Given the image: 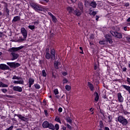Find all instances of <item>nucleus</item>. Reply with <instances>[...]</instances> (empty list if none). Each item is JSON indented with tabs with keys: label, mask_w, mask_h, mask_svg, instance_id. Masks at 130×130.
<instances>
[{
	"label": "nucleus",
	"mask_w": 130,
	"mask_h": 130,
	"mask_svg": "<svg viewBox=\"0 0 130 130\" xmlns=\"http://www.w3.org/2000/svg\"><path fill=\"white\" fill-rule=\"evenodd\" d=\"M42 125L44 128H47L49 125V122L47 121H45L44 122H43Z\"/></svg>",
	"instance_id": "obj_19"
},
{
	"label": "nucleus",
	"mask_w": 130,
	"mask_h": 130,
	"mask_svg": "<svg viewBox=\"0 0 130 130\" xmlns=\"http://www.w3.org/2000/svg\"><path fill=\"white\" fill-rule=\"evenodd\" d=\"M54 93L55 95H57V94H58V89H55L54 90Z\"/></svg>",
	"instance_id": "obj_40"
},
{
	"label": "nucleus",
	"mask_w": 130,
	"mask_h": 130,
	"mask_svg": "<svg viewBox=\"0 0 130 130\" xmlns=\"http://www.w3.org/2000/svg\"><path fill=\"white\" fill-rule=\"evenodd\" d=\"M126 39H127V41H128V42H130V38L127 37Z\"/></svg>",
	"instance_id": "obj_56"
},
{
	"label": "nucleus",
	"mask_w": 130,
	"mask_h": 130,
	"mask_svg": "<svg viewBox=\"0 0 130 130\" xmlns=\"http://www.w3.org/2000/svg\"><path fill=\"white\" fill-rule=\"evenodd\" d=\"M78 8L82 13L84 12V5L82 2L78 3Z\"/></svg>",
	"instance_id": "obj_16"
},
{
	"label": "nucleus",
	"mask_w": 130,
	"mask_h": 130,
	"mask_svg": "<svg viewBox=\"0 0 130 130\" xmlns=\"http://www.w3.org/2000/svg\"><path fill=\"white\" fill-rule=\"evenodd\" d=\"M90 7H92L93 8H96L97 7V3L95 1H92L90 4H89Z\"/></svg>",
	"instance_id": "obj_22"
},
{
	"label": "nucleus",
	"mask_w": 130,
	"mask_h": 130,
	"mask_svg": "<svg viewBox=\"0 0 130 130\" xmlns=\"http://www.w3.org/2000/svg\"><path fill=\"white\" fill-rule=\"evenodd\" d=\"M79 49H80V50L83 51V47H80Z\"/></svg>",
	"instance_id": "obj_63"
},
{
	"label": "nucleus",
	"mask_w": 130,
	"mask_h": 130,
	"mask_svg": "<svg viewBox=\"0 0 130 130\" xmlns=\"http://www.w3.org/2000/svg\"><path fill=\"white\" fill-rule=\"evenodd\" d=\"M66 83H68V80L67 79H63V84H66Z\"/></svg>",
	"instance_id": "obj_47"
},
{
	"label": "nucleus",
	"mask_w": 130,
	"mask_h": 130,
	"mask_svg": "<svg viewBox=\"0 0 130 130\" xmlns=\"http://www.w3.org/2000/svg\"><path fill=\"white\" fill-rule=\"evenodd\" d=\"M5 97H7L8 98H13V96L12 95H9L7 94H6L4 95Z\"/></svg>",
	"instance_id": "obj_44"
},
{
	"label": "nucleus",
	"mask_w": 130,
	"mask_h": 130,
	"mask_svg": "<svg viewBox=\"0 0 130 130\" xmlns=\"http://www.w3.org/2000/svg\"><path fill=\"white\" fill-rule=\"evenodd\" d=\"M0 87L1 88H8V87H9V85H8V84H6L2 82H0Z\"/></svg>",
	"instance_id": "obj_25"
},
{
	"label": "nucleus",
	"mask_w": 130,
	"mask_h": 130,
	"mask_svg": "<svg viewBox=\"0 0 130 130\" xmlns=\"http://www.w3.org/2000/svg\"><path fill=\"white\" fill-rule=\"evenodd\" d=\"M97 14V12L96 11H93L91 14H90V16H95Z\"/></svg>",
	"instance_id": "obj_39"
},
{
	"label": "nucleus",
	"mask_w": 130,
	"mask_h": 130,
	"mask_svg": "<svg viewBox=\"0 0 130 130\" xmlns=\"http://www.w3.org/2000/svg\"><path fill=\"white\" fill-rule=\"evenodd\" d=\"M118 99L119 102L122 103L123 102V97H122V95H121V93H118Z\"/></svg>",
	"instance_id": "obj_18"
},
{
	"label": "nucleus",
	"mask_w": 130,
	"mask_h": 130,
	"mask_svg": "<svg viewBox=\"0 0 130 130\" xmlns=\"http://www.w3.org/2000/svg\"><path fill=\"white\" fill-rule=\"evenodd\" d=\"M105 130H110V129H109V128L108 127H105Z\"/></svg>",
	"instance_id": "obj_59"
},
{
	"label": "nucleus",
	"mask_w": 130,
	"mask_h": 130,
	"mask_svg": "<svg viewBox=\"0 0 130 130\" xmlns=\"http://www.w3.org/2000/svg\"><path fill=\"white\" fill-rule=\"evenodd\" d=\"M74 9L72 7H69L67 8V11L69 12V14H72L74 11Z\"/></svg>",
	"instance_id": "obj_23"
},
{
	"label": "nucleus",
	"mask_w": 130,
	"mask_h": 130,
	"mask_svg": "<svg viewBox=\"0 0 130 130\" xmlns=\"http://www.w3.org/2000/svg\"><path fill=\"white\" fill-rule=\"evenodd\" d=\"M100 113H101V114L104 116V112H103V111H102L101 109H100Z\"/></svg>",
	"instance_id": "obj_53"
},
{
	"label": "nucleus",
	"mask_w": 130,
	"mask_h": 130,
	"mask_svg": "<svg viewBox=\"0 0 130 130\" xmlns=\"http://www.w3.org/2000/svg\"><path fill=\"white\" fill-rule=\"evenodd\" d=\"M100 128H103V127H104V124H103V121L102 120L100 121Z\"/></svg>",
	"instance_id": "obj_31"
},
{
	"label": "nucleus",
	"mask_w": 130,
	"mask_h": 130,
	"mask_svg": "<svg viewBox=\"0 0 130 130\" xmlns=\"http://www.w3.org/2000/svg\"><path fill=\"white\" fill-rule=\"evenodd\" d=\"M124 31H126L127 30V27H124Z\"/></svg>",
	"instance_id": "obj_60"
},
{
	"label": "nucleus",
	"mask_w": 130,
	"mask_h": 130,
	"mask_svg": "<svg viewBox=\"0 0 130 130\" xmlns=\"http://www.w3.org/2000/svg\"><path fill=\"white\" fill-rule=\"evenodd\" d=\"M123 113H124V114H125V115H127V114H128V112H127V111H123Z\"/></svg>",
	"instance_id": "obj_45"
},
{
	"label": "nucleus",
	"mask_w": 130,
	"mask_h": 130,
	"mask_svg": "<svg viewBox=\"0 0 130 130\" xmlns=\"http://www.w3.org/2000/svg\"><path fill=\"white\" fill-rule=\"evenodd\" d=\"M71 2H72V3H76V2H77V0H71Z\"/></svg>",
	"instance_id": "obj_62"
},
{
	"label": "nucleus",
	"mask_w": 130,
	"mask_h": 130,
	"mask_svg": "<svg viewBox=\"0 0 130 130\" xmlns=\"http://www.w3.org/2000/svg\"><path fill=\"white\" fill-rule=\"evenodd\" d=\"M55 121H57V122H59V123H60L61 124V121H60V118L56 117V118L55 119Z\"/></svg>",
	"instance_id": "obj_32"
},
{
	"label": "nucleus",
	"mask_w": 130,
	"mask_h": 130,
	"mask_svg": "<svg viewBox=\"0 0 130 130\" xmlns=\"http://www.w3.org/2000/svg\"><path fill=\"white\" fill-rule=\"evenodd\" d=\"M24 47V46H21L18 47H12L11 48H9L8 51L9 52H11L10 55L11 56V60H15V59H17L20 55L18 53H16L17 51H19V50H21Z\"/></svg>",
	"instance_id": "obj_1"
},
{
	"label": "nucleus",
	"mask_w": 130,
	"mask_h": 130,
	"mask_svg": "<svg viewBox=\"0 0 130 130\" xmlns=\"http://www.w3.org/2000/svg\"><path fill=\"white\" fill-rule=\"evenodd\" d=\"M13 128H14V126L12 125L5 130H12Z\"/></svg>",
	"instance_id": "obj_43"
},
{
	"label": "nucleus",
	"mask_w": 130,
	"mask_h": 130,
	"mask_svg": "<svg viewBox=\"0 0 130 130\" xmlns=\"http://www.w3.org/2000/svg\"><path fill=\"white\" fill-rule=\"evenodd\" d=\"M48 128H49V129L58 130L59 129V125L56 124L54 126L52 123H49Z\"/></svg>",
	"instance_id": "obj_8"
},
{
	"label": "nucleus",
	"mask_w": 130,
	"mask_h": 130,
	"mask_svg": "<svg viewBox=\"0 0 130 130\" xmlns=\"http://www.w3.org/2000/svg\"><path fill=\"white\" fill-rule=\"evenodd\" d=\"M44 112H45V115H47V114H48V112H47V110H45V111H44Z\"/></svg>",
	"instance_id": "obj_54"
},
{
	"label": "nucleus",
	"mask_w": 130,
	"mask_h": 130,
	"mask_svg": "<svg viewBox=\"0 0 130 130\" xmlns=\"http://www.w3.org/2000/svg\"><path fill=\"white\" fill-rule=\"evenodd\" d=\"M62 129H63V130H67V127H66L65 126H63V127H62Z\"/></svg>",
	"instance_id": "obj_61"
},
{
	"label": "nucleus",
	"mask_w": 130,
	"mask_h": 130,
	"mask_svg": "<svg viewBox=\"0 0 130 130\" xmlns=\"http://www.w3.org/2000/svg\"><path fill=\"white\" fill-rule=\"evenodd\" d=\"M30 6L37 12H42V11H43V8L39 7V6L34 3H30Z\"/></svg>",
	"instance_id": "obj_5"
},
{
	"label": "nucleus",
	"mask_w": 130,
	"mask_h": 130,
	"mask_svg": "<svg viewBox=\"0 0 130 130\" xmlns=\"http://www.w3.org/2000/svg\"><path fill=\"white\" fill-rule=\"evenodd\" d=\"M12 79H13V80H20V79H21V77H18L16 76H13Z\"/></svg>",
	"instance_id": "obj_33"
},
{
	"label": "nucleus",
	"mask_w": 130,
	"mask_h": 130,
	"mask_svg": "<svg viewBox=\"0 0 130 130\" xmlns=\"http://www.w3.org/2000/svg\"><path fill=\"white\" fill-rule=\"evenodd\" d=\"M125 6L126 7H128V6H129V3H126V4H125Z\"/></svg>",
	"instance_id": "obj_57"
},
{
	"label": "nucleus",
	"mask_w": 130,
	"mask_h": 130,
	"mask_svg": "<svg viewBox=\"0 0 130 130\" xmlns=\"http://www.w3.org/2000/svg\"><path fill=\"white\" fill-rule=\"evenodd\" d=\"M58 112H62V108H59L58 109Z\"/></svg>",
	"instance_id": "obj_46"
},
{
	"label": "nucleus",
	"mask_w": 130,
	"mask_h": 130,
	"mask_svg": "<svg viewBox=\"0 0 130 130\" xmlns=\"http://www.w3.org/2000/svg\"><path fill=\"white\" fill-rule=\"evenodd\" d=\"M88 3H89V2H85V3H84V6L85 7H87V4H88Z\"/></svg>",
	"instance_id": "obj_55"
},
{
	"label": "nucleus",
	"mask_w": 130,
	"mask_h": 130,
	"mask_svg": "<svg viewBox=\"0 0 130 130\" xmlns=\"http://www.w3.org/2000/svg\"><path fill=\"white\" fill-rule=\"evenodd\" d=\"M52 77H53L54 78H56V76L53 75V73H52Z\"/></svg>",
	"instance_id": "obj_64"
},
{
	"label": "nucleus",
	"mask_w": 130,
	"mask_h": 130,
	"mask_svg": "<svg viewBox=\"0 0 130 130\" xmlns=\"http://www.w3.org/2000/svg\"><path fill=\"white\" fill-rule=\"evenodd\" d=\"M60 62L58 61H55L54 63V67L56 70H58V66H60Z\"/></svg>",
	"instance_id": "obj_21"
},
{
	"label": "nucleus",
	"mask_w": 130,
	"mask_h": 130,
	"mask_svg": "<svg viewBox=\"0 0 130 130\" xmlns=\"http://www.w3.org/2000/svg\"><path fill=\"white\" fill-rule=\"evenodd\" d=\"M66 120L67 122H69V123L71 124L72 122H73V120L71 119V118L70 117H68L66 118Z\"/></svg>",
	"instance_id": "obj_30"
},
{
	"label": "nucleus",
	"mask_w": 130,
	"mask_h": 130,
	"mask_svg": "<svg viewBox=\"0 0 130 130\" xmlns=\"http://www.w3.org/2000/svg\"><path fill=\"white\" fill-rule=\"evenodd\" d=\"M73 14L77 16V17H80V16L82 15V11H80L78 9H76L74 10Z\"/></svg>",
	"instance_id": "obj_14"
},
{
	"label": "nucleus",
	"mask_w": 130,
	"mask_h": 130,
	"mask_svg": "<svg viewBox=\"0 0 130 130\" xmlns=\"http://www.w3.org/2000/svg\"><path fill=\"white\" fill-rule=\"evenodd\" d=\"M110 33L112 34V36L116 37V38H118V39H121V38H122V35L117 31H110Z\"/></svg>",
	"instance_id": "obj_7"
},
{
	"label": "nucleus",
	"mask_w": 130,
	"mask_h": 130,
	"mask_svg": "<svg viewBox=\"0 0 130 130\" xmlns=\"http://www.w3.org/2000/svg\"><path fill=\"white\" fill-rule=\"evenodd\" d=\"M94 94H95V97L94 98V100L97 102L99 100V94H98V92L96 91L94 92Z\"/></svg>",
	"instance_id": "obj_27"
},
{
	"label": "nucleus",
	"mask_w": 130,
	"mask_h": 130,
	"mask_svg": "<svg viewBox=\"0 0 130 130\" xmlns=\"http://www.w3.org/2000/svg\"><path fill=\"white\" fill-rule=\"evenodd\" d=\"M1 91H2L3 93H6V92H8V89L2 88V89H1Z\"/></svg>",
	"instance_id": "obj_41"
},
{
	"label": "nucleus",
	"mask_w": 130,
	"mask_h": 130,
	"mask_svg": "<svg viewBox=\"0 0 130 130\" xmlns=\"http://www.w3.org/2000/svg\"><path fill=\"white\" fill-rule=\"evenodd\" d=\"M89 38H90V39H93L94 38V35H93V34L91 35Z\"/></svg>",
	"instance_id": "obj_51"
},
{
	"label": "nucleus",
	"mask_w": 130,
	"mask_h": 130,
	"mask_svg": "<svg viewBox=\"0 0 130 130\" xmlns=\"http://www.w3.org/2000/svg\"><path fill=\"white\" fill-rule=\"evenodd\" d=\"M51 18H52V20L53 22L54 23H56V21H57V19H56V17H55V16H54V15H51Z\"/></svg>",
	"instance_id": "obj_29"
},
{
	"label": "nucleus",
	"mask_w": 130,
	"mask_h": 130,
	"mask_svg": "<svg viewBox=\"0 0 130 130\" xmlns=\"http://www.w3.org/2000/svg\"><path fill=\"white\" fill-rule=\"evenodd\" d=\"M62 74L63 75V76H67V75H68V73H67V72H63Z\"/></svg>",
	"instance_id": "obj_50"
},
{
	"label": "nucleus",
	"mask_w": 130,
	"mask_h": 130,
	"mask_svg": "<svg viewBox=\"0 0 130 130\" xmlns=\"http://www.w3.org/2000/svg\"><path fill=\"white\" fill-rule=\"evenodd\" d=\"M21 34L23 36V38H21L18 40L19 42H23V41H25L27 39V35H28V32L25 28L22 27L21 29Z\"/></svg>",
	"instance_id": "obj_3"
},
{
	"label": "nucleus",
	"mask_w": 130,
	"mask_h": 130,
	"mask_svg": "<svg viewBox=\"0 0 130 130\" xmlns=\"http://www.w3.org/2000/svg\"><path fill=\"white\" fill-rule=\"evenodd\" d=\"M28 28L30 29V30H34V29H35V25H29Z\"/></svg>",
	"instance_id": "obj_35"
},
{
	"label": "nucleus",
	"mask_w": 130,
	"mask_h": 130,
	"mask_svg": "<svg viewBox=\"0 0 130 130\" xmlns=\"http://www.w3.org/2000/svg\"><path fill=\"white\" fill-rule=\"evenodd\" d=\"M122 88L126 90L127 92H128L129 94H130V86L123 84L122 85Z\"/></svg>",
	"instance_id": "obj_20"
},
{
	"label": "nucleus",
	"mask_w": 130,
	"mask_h": 130,
	"mask_svg": "<svg viewBox=\"0 0 130 130\" xmlns=\"http://www.w3.org/2000/svg\"><path fill=\"white\" fill-rule=\"evenodd\" d=\"M122 70L123 72H126V68H125V67L122 68Z\"/></svg>",
	"instance_id": "obj_49"
},
{
	"label": "nucleus",
	"mask_w": 130,
	"mask_h": 130,
	"mask_svg": "<svg viewBox=\"0 0 130 130\" xmlns=\"http://www.w3.org/2000/svg\"><path fill=\"white\" fill-rule=\"evenodd\" d=\"M13 91H16L17 92H22L23 91V89L22 87L17 86H14L13 88Z\"/></svg>",
	"instance_id": "obj_13"
},
{
	"label": "nucleus",
	"mask_w": 130,
	"mask_h": 130,
	"mask_svg": "<svg viewBox=\"0 0 130 130\" xmlns=\"http://www.w3.org/2000/svg\"><path fill=\"white\" fill-rule=\"evenodd\" d=\"M30 6L37 12H42V11H43V8L39 7V6L34 3H30Z\"/></svg>",
	"instance_id": "obj_6"
},
{
	"label": "nucleus",
	"mask_w": 130,
	"mask_h": 130,
	"mask_svg": "<svg viewBox=\"0 0 130 130\" xmlns=\"http://www.w3.org/2000/svg\"><path fill=\"white\" fill-rule=\"evenodd\" d=\"M108 118L109 120V122H112V116H111V115H109L108 116Z\"/></svg>",
	"instance_id": "obj_34"
},
{
	"label": "nucleus",
	"mask_w": 130,
	"mask_h": 130,
	"mask_svg": "<svg viewBox=\"0 0 130 130\" xmlns=\"http://www.w3.org/2000/svg\"><path fill=\"white\" fill-rule=\"evenodd\" d=\"M54 49L51 50V54L49 53V49L47 48L46 49V56L45 57L47 59H50L54 60L55 59V54L54 52Z\"/></svg>",
	"instance_id": "obj_2"
},
{
	"label": "nucleus",
	"mask_w": 130,
	"mask_h": 130,
	"mask_svg": "<svg viewBox=\"0 0 130 130\" xmlns=\"http://www.w3.org/2000/svg\"><path fill=\"white\" fill-rule=\"evenodd\" d=\"M36 89H40V85H39V84H35L34 85Z\"/></svg>",
	"instance_id": "obj_38"
},
{
	"label": "nucleus",
	"mask_w": 130,
	"mask_h": 130,
	"mask_svg": "<svg viewBox=\"0 0 130 130\" xmlns=\"http://www.w3.org/2000/svg\"><path fill=\"white\" fill-rule=\"evenodd\" d=\"M42 76L43 77H46L47 76L46 72H45V70H44L42 71Z\"/></svg>",
	"instance_id": "obj_37"
},
{
	"label": "nucleus",
	"mask_w": 130,
	"mask_h": 130,
	"mask_svg": "<svg viewBox=\"0 0 130 130\" xmlns=\"http://www.w3.org/2000/svg\"><path fill=\"white\" fill-rule=\"evenodd\" d=\"M35 80L33 78H29L28 80V83L30 85H33L34 84Z\"/></svg>",
	"instance_id": "obj_28"
},
{
	"label": "nucleus",
	"mask_w": 130,
	"mask_h": 130,
	"mask_svg": "<svg viewBox=\"0 0 130 130\" xmlns=\"http://www.w3.org/2000/svg\"><path fill=\"white\" fill-rule=\"evenodd\" d=\"M59 97H60L59 95H56V98H57V99H58Z\"/></svg>",
	"instance_id": "obj_58"
},
{
	"label": "nucleus",
	"mask_w": 130,
	"mask_h": 130,
	"mask_svg": "<svg viewBox=\"0 0 130 130\" xmlns=\"http://www.w3.org/2000/svg\"><path fill=\"white\" fill-rule=\"evenodd\" d=\"M14 116H17L19 118V119L22 120V121H26V120H27V118L22 116L21 114H15Z\"/></svg>",
	"instance_id": "obj_12"
},
{
	"label": "nucleus",
	"mask_w": 130,
	"mask_h": 130,
	"mask_svg": "<svg viewBox=\"0 0 130 130\" xmlns=\"http://www.w3.org/2000/svg\"><path fill=\"white\" fill-rule=\"evenodd\" d=\"M105 37L107 42H109L110 44H112V43H113V41H112V37L111 35L107 34L105 36Z\"/></svg>",
	"instance_id": "obj_10"
},
{
	"label": "nucleus",
	"mask_w": 130,
	"mask_h": 130,
	"mask_svg": "<svg viewBox=\"0 0 130 130\" xmlns=\"http://www.w3.org/2000/svg\"><path fill=\"white\" fill-rule=\"evenodd\" d=\"M5 12L7 13V16L9 17L10 16V10L8 8V4L5 3Z\"/></svg>",
	"instance_id": "obj_17"
},
{
	"label": "nucleus",
	"mask_w": 130,
	"mask_h": 130,
	"mask_svg": "<svg viewBox=\"0 0 130 130\" xmlns=\"http://www.w3.org/2000/svg\"><path fill=\"white\" fill-rule=\"evenodd\" d=\"M21 20V17L16 16L14 17L12 21V23H15V22H19Z\"/></svg>",
	"instance_id": "obj_15"
},
{
	"label": "nucleus",
	"mask_w": 130,
	"mask_h": 130,
	"mask_svg": "<svg viewBox=\"0 0 130 130\" xmlns=\"http://www.w3.org/2000/svg\"><path fill=\"white\" fill-rule=\"evenodd\" d=\"M71 86L70 85H66L65 86V89H66L67 91H70V90H71Z\"/></svg>",
	"instance_id": "obj_36"
},
{
	"label": "nucleus",
	"mask_w": 130,
	"mask_h": 130,
	"mask_svg": "<svg viewBox=\"0 0 130 130\" xmlns=\"http://www.w3.org/2000/svg\"><path fill=\"white\" fill-rule=\"evenodd\" d=\"M0 70H2V71H6L7 70H8V71H10L11 69L8 65L6 64H0Z\"/></svg>",
	"instance_id": "obj_11"
},
{
	"label": "nucleus",
	"mask_w": 130,
	"mask_h": 130,
	"mask_svg": "<svg viewBox=\"0 0 130 130\" xmlns=\"http://www.w3.org/2000/svg\"><path fill=\"white\" fill-rule=\"evenodd\" d=\"M100 44H101V45H104V44H105V41H100L99 42Z\"/></svg>",
	"instance_id": "obj_42"
},
{
	"label": "nucleus",
	"mask_w": 130,
	"mask_h": 130,
	"mask_svg": "<svg viewBox=\"0 0 130 130\" xmlns=\"http://www.w3.org/2000/svg\"><path fill=\"white\" fill-rule=\"evenodd\" d=\"M87 84L91 91H94V86L90 82H88Z\"/></svg>",
	"instance_id": "obj_24"
},
{
	"label": "nucleus",
	"mask_w": 130,
	"mask_h": 130,
	"mask_svg": "<svg viewBox=\"0 0 130 130\" xmlns=\"http://www.w3.org/2000/svg\"><path fill=\"white\" fill-rule=\"evenodd\" d=\"M67 127L69 128V129H72V126H70L69 124H67Z\"/></svg>",
	"instance_id": "obj_48"
},
{
	"label": "nucleus",
	"mask_w": 130,
	"mask_h": 130,
	"mask_svg": "<svg viewBox=\"0 0 130 130\" xmlns=\"http://www.w3.org/2000/svg\"><path fill=\"white\" fill-rule=\"evenodd\" d=\"M95 17H96V18H95L96 21H98V20H99L100 17L98 15H96Z\"/></svg>",
	"instance_id": "obj_52"
},
{
	"label": "nucleus",
	"mask_w": 130,
	"mask_h": 130,
	"mask_svg": "<svg viewBox=\"0 0 130 130\" xmlns=\"http://www.w3.org/2000/svg\"><path fill=\"white\" fill-rule=\"evenodd\" d=\"M7 64L8 66H9L10 68H13V69H17V68H19L21 64L19 63H15L14 62H7Z\"/></svg>",
	"instance_id": "obj_9"
},
{
	"label": "nucleus",
	"mask_w": 130,
	"mask_h": 130,
	"mask_svg": "<svg viewBox=\"0 0 130 130\" xmlns=\"http://www.w3.org/2000/svg\"><path fill=\"white\" fill-rule=\"evenodd\" d=\"M117 120L120 123H121L122 125H127V123H128V121L127 120L124 118V117L122 116H119L117 117Z\"/></svg>",
	"instance_id": "obj_4"
},
{
	"label": "nucleus",
	"mask_w": 130,
	"mask_h": 130,
	"mask_svg": "<svg viewBox=\"0 0 130 130\" xmlns=\"http://www.w3.org/2000/svg\"><path fill=\"white\" fill-rule=\"evenodd\" d=\"M13 83H14V84H20L21 85H24V80H20V81L14 80Z\"/></svg>",
	"instance_id": "obj_26"
}]
</instances>
